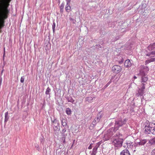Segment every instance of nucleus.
Listing matches in <instances>:
<instances>
[{"instance_id": "nucleus-1", "label": "nucleus", "mask_w": 155, "mask_h": 155, "mask_svg": "<svg viewBox=\"0 0 155 155\" xmlns=\"http://www.w3.org/2000/svg\"><path fill=\"white\" fill-rule=\"evenodd\" d=\"M145 133L150 134V133L155 134V121L153 123H147L144 128Z\"/></svg>"}, {"instance_id": "nucleus-2", "label": "nucleus", "mask_w": 155, "mask_h": 155, "mask_svg": "<svg viewBox=\"0 0 155 155\" xmlns=\"http://www.w3.org/2000/svg\"><path fill=\"white\" fill-rule=\"evenodd\" d=\"M149 70V69L147 66L143 65L141 66V70L140 71V74L141 76V80L142 82L146 83L148 80V78L147 75L144 73L147 72Z\"/></svg>"}, {"instance_id": "nucleus-3", "label": "nucleus", "mask_w": 155, "mask_h": 155, "mask_svg": "<svg viewBox=\"0 0 155 155\" xmlns=\"http://www.w3.org/2000/svg\"><path fill=\"white\" fill-rule=\"evenodd\" d=\"M8 13V11L7 9H5L3 11H2L0 8V15L1 17L0 19V29L4 26V19L7 18V14Z\"/></svg>"}, {"instance_id": "nucleus-4", "label": "nucleus", "mask_w": 155, "mask_h": 155, "mask_svg": "<svg viewBox=\"0 0 155 155\" xmlns=\"http://www.w3.org/2000/svg\"><path fill=\"white\" fill-rule=\"evenodd\" d=\"M126 119L122 120L121 118L117 119L115 123L114 131H115L117 130L119 127L122 126L126 123Z\"/></svg>"}, {"instance_id": "nucleus-5", "label": "nucleus", "mask_w": 155, "mask_h": 155, "mask_svg": "<svg viewBox=\"0 0 155 155\" xmlns=\"http://www.w3.org/2000/svg\"><path fill=\"white\" fill-rule=\"evenodd\" d=\"M123 140L122 139L116 138H114L112 141V144L114 146L115 149H117L120 147L122 145Z\"/></svg>"}, {"instance_id": "nucleus-6", "label": "nucleus", "mask_w": 155, "mask_h": 155, "mask_svg": "<svg viewBox=\"0 0 155 155\" xmlns=\"http://www.w3.org/2000/svg\"><path fill=\"white\" fill-rule=\"evenodd\" d=\"M141 82V84L140 85V88L138 89V90L137 93L136 94V95L137 96H142L143 95L144 92V89H145V85L146 83L144 82Z\"/></svg>"}, {"instance_id": "nucleus-7", "label": "nucleus", "mask_w": 155, "mask_h": 155, "mask_svg": "<svg viewBox=\"0 0 155 155\" xmlns=\"http://www.w3.org/2000/svg\"><path fill=\"white\" fill-rule=\"evenodd\" d=\"M121 69L120 66L115 65L112 67V70L114 73L117 74L121 71Z\"/></svg>"}, {"instance_id": "nucleus-8", "label": "nucleus", "mask_w": 155, "mask_h": 155, "mask_svg": "<svg viewBox=\"0 0 155 155\" xmlns=\"http://www.w3.org/2000/svg\"><path fill=\"white\" fill-rule=\"evenodd\" d=\"M120 155H130V154L129 151L125 149L120 152Z\"/></svg>"}, {"instance_id": "nucleus-9", "label": "nucleus", "mask_w": 155, "mask_h": 155, "mask_svg": "<svg viewBox=\"0 0 155 155\" xmlns=\"http://www.w3.org/2000/svg\"><path fill=\"white\" fill-rule=\"evenodd\" d=\"M124 66L127 68H130L131 66V63L129 60H127L125 61L124 63Z\"/></svg>"}, {"instance_id": "nucleus-10", "label": "nucleus", "mask_w": 155, "mask_h": 155, "mask_svg": "<svg viewBox=\"0 0 155 155\" xmlns=\"http://www.w3.org/2000/svg\"><path fill=\"white\" fill-rule=\"evenodd\" d=\"M148 50L149 51H152L155 49V43L151 44L147 47Z\"/></svg>"}, {"instance_id": "nucleus-11", "label": "nucleus", "mask_w": 155, "mask_h": 155, "mask_svg": "<svg viewBox=\"0 0 155 155\" xmlns=\"http://www.w3.org/2000/svg\"><path fill=\"white\" fill-rule=\"evenodd\" d=\"M66 131V130L64 129L62 130L61 133L62 134L63 137L62 140H63V142L64 143L65 142V135L64 134V133Z\"/></svg>"}, {"instance_id": "nucleus-12", "label": "nucleus", "mask_w": 155, "mask_h": 155, "mask_svg": "<svg viewBox=\"0 0 155 155\" xmlns=\"http://www.w3.org/2000/svg\"><path fill=\"white\" fill-rule=\"evenodd\" d=\"M61 123L62 125L65 127H67V120L64 119H62L61 120Z\"/></svg>"}, {"instance_id": "nucleus-13", "label": "nucleus", "mask_w": 155, "mask_h": 155, "mask_svg": "<svg viewBox=\"0 0 155 155\" xmlns=\"http://www.w3.org/2000/svg\"><path fill=\"white\" fill-rule=\"evenodd\" d=\"M149 143L151 145L155 144V137L150 139L149 140Z\"/></svg>"}, {"instance_id": "nucleus-14", "label": "nucleus", "mask_w": 155, "mask_h": 155, "mask_svg": "<svg viewBox=\"0 0 155 155\" xmlns=\"http://www.w3.org/2000/svg\"><path fill=\"white\" fill-rule=\"evenodd\" d=\"M147 140H142L138 143V144L139 145H143L147 143Z\"/></svg>"}, {"instance_id": "nucleus-15", "label": "nucleus", "mask_w": 155, "mask_h": 155, "mask_svg": "<svg viewBox=\"0 0 155 155\" xmlns=\"http://www.w3.org/2000/svg\"><path fill=\"white\" fill-rule=\"evenodd\" d=\"M134 147H135V145H134V144L133 143L131 142L128 143V145L127 146V148L128 149L130 148H132Z\"/></svg>"}, {"instance_id": "nucleus-16", "label": "nucleus", "mask_w": 155, "mask_h": 155, "mask_svg": "<svg viewBox=\"0 0 155 155\" xmlns=\"http://www.w3.org/2000/svg\"><path fill=\"white\" fill-rule=\"evenodd\" d=\"M69 3L67 2V5L65 8L66 11L68 12H69V10L71 8V7L70 6Z\"/></svg>"}, {"instance_id": "nucleus-17", "label": "nucleus", "mask_w": 155, "mask_h": 155, "mask_svg": "<svg viewBox=\"0 0 155 155\" xmlns=\"http://www.w3.org/2000/svg\"><path fill=\"white\" fill-rule=\"evenodd\" d=\"M8 112H7L6 113H5V122H7L8 119H9V117L8 116Z\"/></svg>"}, {"instance_id": "nucleus-18", "label": "nucleus", "mask_w": 155, "mask_h": 155, "mask_svg": "<svg viewBox=\"0 0 155 155\" xmlns=\"http://www.w3.org/2000/svg\"><path fill=\"white\" fill-rule=\"evenodd\" d=\"M103 113L102 111H100L98 114H97V120L98 119L99 120L103 116Z\"/></svg>"}, {"instance_id": "nucleus-19", "label": "nucleus", "mask_w": 155, "mask_h": 155, "mask_svg": "<svg viewBox=\"0 0 155 155\" xmlns=\"http://www.w3.org/2000/svg\"><path fill=\"white\" fill-rule=\"evenodd\" d=\"M93 99V98L92 97H87L86 99V101H88L89 102H91Z\"/></svg>"}, {"instance_id": "nucleus-20", "label": "nucleus", "mask_w": 155, "mask_h": 155, "mask_svg": "<svg viewBox=\"0 0 155 155\" xmlns=\"http://www.w3.org/2000/svg\"><path fill=\"white\" fill-rule=\"evenodd\" d=\"M66 112L68 115H70L71 113V109L69 108H67L66 109Z\"/></svg>"}, {"instance_id": "nucleus-21", "label": "nucleus", "mask_w": 155, "mask_h": 155, "mask_svg": "<svg viewBox=\"0 0 155 155\" xmlns=\"http://www.w3.org/2000/svg\"><path fill=\"white\" fill-rule=\"evenodd\" d=\"M51 89L49 87H48L46 89L45 94L47 95L50 94V92H51Z\"/></svg>"}, {"instance_id": "nucleus-22", "label": "nucleus", "mask_w": 155, "mask_h": 155, "mask_svg": "<svg viewBox=\"0 0 155 155\" xmlns=\"http://www.w3.org/2000/svg\"><path fill=\"white\" fill-rule=\"evenodd\" d=\"M151 54L155 55V51H152L150 53H148L146 54V55L147 56H150Z\"/></svg>"}, {"instance_id": "nucleus-23", "label": "nucleus", "mask_w": 155, "mask_h": 155, "mask_svg": "<svg viewBox=\"0 0 155 155\" xmlns=\"http://www.w3.org/2000/svg\"><path fill=\"white\" fill-rule=\"evenodd\" d=\"M55 27V22H53V23L52 27V30H53V32H54V31Z\"/></svg>"}, {"instance_id": "nucleus-24", "label": "nucleus", "mask_w": 155, "mask_h": 155, "mask_svg": "<svg viewBox=\"0 0 155 155\" xmlns=\"http://www.w3.org/2000/svg\"><path fill=\"white\" fill-rule=\"evenodd\" d=\"M115 77V76H114L113 77H112V78L111 79V80L108 82V83L105 85V86L106 87H107L108 85L111 83V81H112V79H114V78Z\"/></svg>"}, {"instance_id": "nucleus-25", "label": "nucleus", "mask_w": 155, "mask_h": 155, "mask_svg": "<svg viewBox=\"0 0 155 155\" xmlns=\"http://www.w3.org/2000/svg\"><path fill=\"white\" fill-rule=\"evenodd\" d=\"M24 80H25L24 76L22 77L21 78V80H20L21 82L22 83H23L24 82Z\"/></svg>"}, {"instance_id": "nucleus-26", "label": "nucleus", "mask_w": 155, "mask_h": 155, "mask_svg": "<svg viewBox=\"0 0 155 155\" xmlns=\"http://www.w3.org/2000/svg\"><path fill=\"white\" fill-rule=\"evenodd\" d=\"M64 7V4H61L60 6V11H61L63 10Z\"/></svg>"}, {"instance_id": "nucleus-27", "label": "nucleus", "mask_w": 155, "mask_h": 155, "mask_svg": "<svg viewBox=\"0 0 155 155\" xmlns=\"http://www.w3.org/2000/svg\"><path fill=\"white\" fill-rule=\"evenodd\" d=\"M52 122L54 123H57L58 125H59L58 121L56 120V119L52 121Z\"/></svg>"}, {"instance_id": "nucleus-28", "label": "nucleus", "mask_w": 155, "mask_h": 155, "mask_svg": "<svg viewBox=\"0 0 155 155\" xmlns=\"http://www.w3.org/2000/svg\"><path fill=\"white\" fill-rule=\"evenodd\" d=\"M58 127L54 125V127H53L54 130L55 131H56L58 129Z\"/></svg>"}, {"instance_id": "nucleus-29", "label": "nucleus", "mask_w": 155, "mask_h": 155, "mask_svg": "<svg viewBox=\"0 0 155 155\" xmlns=\"http://www.w3.org/2000/svg\"><path fill=\"white\" fill-rule=\"evenodd\" d=\"M151 155H155V148L152 151Z\"/></svg>"}, {"instance_id": "nucleus-30", "label": "nucleus", "mask_w": 155, "mask_h": 155, "mask_svg": "<svg viewBox=\"0 0 155 155\" xmlns=\"http://www.w3.org/2000/svg\"><path fill=\"white\" fill-rule=\"evenodd\" d=\"M150 59L151 62L155 61V58H151Z\"/></svg>"}, {"instance_id": "nucleus-31", "label": "nucleus", "mask_w": 155, "mask_h": 155, "mask_svg": "<svg viewBox=\"0 0 155 155\" xmlns=\"http://www.w3.org/2000/svg\"><path fill=\"white\" fill-rule=\"evenodd\" d=\"M150 62H151L150 61V59L147 60L146 61V62H145L146 64H148Z\"/></svg>"}, {"instance_id": "nucleus-32", "label": "nucleus", "mask_w": 155, "mask_h": 155, "mask_svg": "<svg viewBox=\"0 0 155 155\" xmlns=\"http://www.w3.org/2000/svg\"><path fill=\"white\" fill-rule=\"evenodd\" d=\"M128 143H124V147H127V145H128Z\"/></svg>"}, {"instance_id": "nucleus-33", "label": "nucleus", "mask_w": 155, "mask_h": 155, "mask_svg": "<svg viewBox=\"0 0 155 155\" xmlns=\"http://www.w3.org/2000/svg\"><path fill=\"white\" fill-rule=\"evenodd\" d=\"M7 3H9L11 1V0H4Z\"/></svg>"}, {"instance_id": "nucleus-34", "label": "nucleus", "mask_w": 155, "mask_h": 155, "mask_svg": "<svg viewBox=\"0 0 155 155\" xmlns=\"http://www.w3.org/2000/svg\"><path fill=\"white\" fill-rule=\"evenodd\" d=\"M91 148H92V146H91V145H90V146L89 147H88V149H91Z\"/></svg>"}, {"instance_id": "nucleus-35", "label": "nucleus", "mask_w": 155, "mask_h": 155, "mask_svg": "<svg viewBox=\"0 0 155 155\" xmlns=\"http://www.w3.org/2000/svg\"><path fill=\"white\" fill-rule=\"evenodd\" d=\"M137 77L136 76H134L133 77V78L134 79H137Z\"/></svg>"}, {"instance_id": "nucleus-36", "label": "nucleus", "mask_w": 155, "mask_h": 155, "mask_svg": "<svg viewBox=\"0 0 155 155\" xmlns=\"http://www.w3.org/2000/svg\"><path fill=\"white\" fill-rule=\"evenodd\" d=\"M67 1V2L70 3V0H66Z\"/></svg>"}, {"instance_id": "nucleus-37", "label": "nucleus", "mask_w": 155, "mask_h": 155, "mask_svg": "<svg viewBox=\"0 0 155 155\" xmlns=\"http://www.w3.org/2000/svg\"><path fill=\"white\" fill-rule=\"evenodd\" d=\"M97 150V148H96V149H94L93 150H94V151L95 150Z\"/></svg>"}]
</instances>
